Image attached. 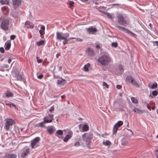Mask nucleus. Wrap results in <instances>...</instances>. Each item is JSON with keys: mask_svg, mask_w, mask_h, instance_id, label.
I'll use <instances>...</instances> for the list:
<instances>
[{"mask_svg": "<svg viewBox=\"0 0 158 158\" xmlns=\"http://www.w3.org/2000/svg\"><path fill=\"white\" fill-rule=\"evenodd\" d=\"M54 110V106H52L51 108L49 109V111L51 113L52 111Z\"/></svg>", "mask_w": 158, "mask_h": 158, "instance_id": "a18cd8bd", "label": "nucleus"}, {"mask_svg": "<svg viewBox=\"0 0 158 158\" xmlns=\"http://www.w3.org/2000/svg\"><path fill=\"white\" fill-rule=\"evenodd\" d=\"M158 94V92L156 90L153 91L152 92V94L154 96H156Z\"/></svg>", "mask_w": 158, "mask_h": 158, "instance_id": "ea45409f", "label": "nucleus"}, {"mask_svg": "<svg viewBox=\"0 0 158 158\" xmlns=\"http://www.w3.org/2000/svg\"><path fill=\"white\" fill-rule=\"evenodd\" d=\"M131 84L137 87H139V85L134 79H133V81H132Z\"/></svg>", "mask_w": 158, "mask_h": 158, "instance_id": "cd10ccee", "label": "nucleus"}, {"mask_svg": "<svg viewBox=\"0 0 158 158\" xmlns=\"http://www.w3.org/2000/svg\"><path fill=\"white\" fill-rule=\"evenodd\" d=\"M147 107L148 109L149 110H150L151 109L150 107L148 105L147 106Z\"/></svg>", "mask_w": 158, "mask_h": 158, "instance_id": "052dcab7", "label": "nucleus"}, {"mask_svg": "<svg viewBox=\"0 0 158 158\" xmlns=\"http://www.w3.org/2000/svg\"><path fill=\"white\" fill-rule=\"evenodd\" d=\"M80 145V143L79 142L77 141L74 143V146L75 147H78Z\"/></svg>", "mask_w": 158, "mask_h": 158, "instance_id": "49530a36", "label": "nucleus"}, {"mask_svg": "<svg viewBox=\"0 0 158 158\" xmlns=\"http://www.w3.org/2000/svg\"><path fill=\"white\" fill-rule=\"evenodd\" d=\"M116 27L119 30L122 31H124L125 32L133 36H134L136 35L135 34L131 32L129 30H128L123 27H122L119 26H116Z\"/></svg>", "mask_w": 158, "mask_h": 158, "instance_id": "6e6552de", "label": "nucleus"}, {"mask_svg": "<svg viewBox=\"0 0 158 158\" xmlns=\"http://www.w3.org/2000/svg\"><path fill=\"white\" fill-rule=\"evenodd\" d=\"M65 81V80L64 79H61L60 80H58L57 81V83L59 85L64 84V83Z\"/></svg>", "mask_w": 158, "mask_h": 158, "instance_id": "7c9ffc66", "label": "nucleus"}, {"mask_svg": "<svg viewBox=\"0 0 158 158\" xmlns=\"http://www.w3.org/2000/svg\"><path fill=\"white\" fill-rule=\"evenodd\" d=\"M11 59L10 58H9L8 59V63H9V64H10L11 62Z\"/></svg>", "mask_w": 158, "mask_h": 158, "instance_id": "13d9d810", "label": "nucleus"}, {"mask_svg": "<svg viewBox=\"0 0 158 158\" xmlns=\"http://www.w3.org/2000/svg\"><path fill=\"white\" fill-rule=\"evenodd\" d=\"M103 85L104 86H105L107 88V89L108 88V87H109L108 85L105 82H103Z\"/></svg>", "mask_w": 158, "mask_h": 158, "instance_id": "c03bdc74", "label": "nucleus"}, {"mask_svg": "<svg viewBox=\"0 0 158 158\" xmlns=\"http://www.w3.org/2000/svg\"><path fill=\"white\" fill-rule=\"evenodd\" d=\"M36 58L37 60V61L38 63H41L42 62V59H39L38 57H36Z\"/></svg>", "mask_w": 158, "mask_h": 158, "instance_id": "09e8293b", "label": "nucleus"}, {"mask_svg": "<svg viewBox=\"0 0 158 158\" xmlns=\"http://www.w3.org/2000/svg\"><path fill=\"white\" fill-rule=\"evenodd\" d=\"M82 137L83 140L85 142L87 147L90 148L89 144L91 142L92 135L90 133H85L82 135Z\"/></svg>", "mask_w": 158, "mask_h": 158, "instance_id": "20e7f679", "label": "nucleus"}, {"mask_svg": "<svg viewBox=\"0 0 158 158\" xmlns=\"http://www.w3.org/2000/svg\"><path fill=\"white\" fill-rule=\"evenodd\" d=\"M16 37V36L14 35H11L10 36V39L11 40H14Z\"/></svg>", "mask_w": 158, "mask_h": 158, "instance_id": "de8ad7c7", "label": "nucleus"}, {"mask_svg": "<svg viewBox=\"0 0 158 158\" xmlns=\"http://www.w3.org/2000/svg\"><path fill=\"white\" fill-rule=\"evenodd\" d=\"M155 43L156 44H157V45L158 46V41H156L155 42Z\"/></svg>", "mask_w": 158, "mask_h": 158, "instance_id": "338daca9", "label": "nucleus"}, {"mask_svg": "<svg viewBox=\"0 0 158 158\" xmlns=\"http://www.w3.org/2000/svg\"><path fill=\"white\" fill-rule=\"evenodd\" d=\"M63 135V131L62 130H57L55 133L56 136L59 138H60L59 135Z\"/></svg>", "mask_w": 158, "mask_h": 158, "instance_id": "a211bd4d", "label": "nucleus"}, {"mask_svg": "<svg viewBox=\"0 0 158 158\" xmlns=\"http://www.w3.org/2000/svg\"><path fill=\"white\" fill-rule=\"evenodd\" d=\"M96 48L97 49H99L100 48V46L99 45L97 44L96 45Z\"/></svg>", "mask_w": 158, "mask_h": 158, "instance_id": "4d7b16f0", "label": "nucleus"}, {"mask_svg": "<svg viewBox=\"0 0 158 158\" xmlns=\"http://www.w3.org/2000/svg\"><path fill=\"white\" fill-rule=\"evenodd\" d=\"M76 41L78 42H81L82 41V40L80 38H76Z\"/></svg>", "mask_w": 158, "mask_h": 158, "instance_id": "5fc2aeb1", "label": "nucleus"}, {"mask_svg": "<svg viewBox=\"0 0 158 158\" xmlns=\"http://www.w3.org/2000/svg\"><path fill=\"white\" fill-rule=\"evenodd\" d=\"M65 97V96L64 95L61 96V97L62 98H64Z\"/></svg>", "mask_w": 158, "mask_h": 158, "instance_id": "e2e57ef3", "label": "nucleus"}, {"mask_svg": "<svg viewBox=\"0 0 158 158\" xmlns=\"http://www.w3.org/2000/svg\"><path fill=\"white\" fill-rule=\"evenodd\" d=\"M74 2H73V1H70L69 2V5L71 6H73V5L74 4Z\"/></svg>", "mask_w": 158, "mask_h": 158, "instance_id": "3c124183", "label": "nucleus"}, {"mask_svg": "<svg viewBox=\"0 0 158 158\" xmlns=\"http://www.w3.org/2000/svg\"><path fill=\"white\" fill-rule=\"evenodd\" d=\"M12 2L14 8L16 9L21 4V1L20 0H13Z\"/></svg>", "mask_w": 158, "mask_h": 158, "instance_id": "ddd939ff", "label": "nucleus"}, {"mask_svg": "<svg viewBox=\"0 0 158 158\" xmlns=\"http://www.w3.org/2000/svg\"><path fill=\"white\" fill-rule=\"evenodd\" d=\"M9 23V21L8 20L4 19L1 23V28L4 30H7L8 28Z\"/></svg>", "mask_w": 158, "mask_h": 158, "instance_id": "0eeeda50", "label": "nucleus"}, {"mask_svg": "<svg viewBox=\"0 0 158 158\" xmlns=\"http://www.w3.org/2000/svg\"><path fill=\"white\" fill-rule=\"evenodd\" d=\"M69 36L68 33H63L61 32H57L56 33V39L57 40L61 41L63 40V43L64 45L67 44L68 42L71 40L75 39L76 38L70 37L68 38Z\"/></svg>", "mask_w": 158, "mask_h": 158, "instance_id": "f257e3e1", "label": "nucleus"}, {"mask_svg": "<svg viewBox=\"0 0 158 158\" xmlns=\"http://www.w3.org/2000/svg\"><path fill=\"white\" fill-rule=\"evenodd\" d=\"M133 110L134 112L139 114H140L143 113V111H142L137 108H135Z\"/></svg>", "mask_w": 158, "mask_h": 158, "instance_id": "393cba45", "label": "nucleus"}, {"mask_svg": "<svg viewBox=\"0 0 158 158\" xmlns=\"http://www.w3.org/2000/svg\"><path fill=\"white\" fill-rule=\"evenodd\" d=\"M123 124V122L122 121H118L117 123H116L114 126L113 128V133L115 134L116 133L117 131L118 128L121 126Z\"/></svg>", "mask_w": 158, "mask_h": 158, "instance_id": "9d476101", "label": "nucleus"}, {"mask_svg": "<svg viewBox=\"0 0 158 158\" xmlns=\"http://www.w3.org/2000/svg\"><path fill=\"white\" fill-rule=\"evenodd\" d=\"M155 155L157 158H158V147L157 149L155 151Z\"/></svg>", "mask_w": 158, "mask_h": 158, "instance_id": "58836bf2", "label": "nucleus"}, {"mask_svg": "<svg viewBox=\"0 0 158 158\" xmlns=\"http://www.w3.org/2000/svg\"><path fill=\"white\" fill-rule=\"evenodd\" d=\"M87 31L89 34L90 33L94 34V32H96L97 31V29L93 27L92 26L87 28Z\"/></svg>", "mask_w": 158, "mask_h": 158, "instance_id": "dca6fc26", "label": "nucleus"}, {"mask_svg": "<svg viewBox=\"0 0 158 158\" xmlns=\"http://www.w3.org/2000/svg\"><path fill=\"white\" fill-rule=\"evenodd\" d=\"M44 43V41L43 40H41L40 41L37 42V46H39L41 45H43Z\"/></svg>", "mask_w": 158, "mask_h": 158, "instance_id": "72a5a7b5", "label": "nucleus"}, {"mask_svg": "<svg viewBox=\"0 0 158 158\" xmlns=\"http://www.w3.org/2000/svg\"><path fill=\"white\" fill-rule=\"evenodd\" d=\"M15 123V121L11 119H6V122L5 123V129L8 130L9 129L10 126H12Z\"/></svg>", "mask_w": 158, "mask_h": 158, "instance_id": "423d86ee", "label": "nucleus"}, {"mask_svg": "<svg viewBox=\"0 0 158 158\" xmlns=\"http://www.w3.org/2000/svg\"><path fill=\"white\" fill-rule=\"evenodd\" d=\"M89 66L90 64L89 63H88L86 64L85 65L83 68L84 70L85 71H87L89 70L88 68L89 67Z\"/></svg>", "mask_w": 158, "mask_h": 158, "instance_id": "2f4dec72", "label": "nucleus"}, {"mask_svg": "<svg viewBox=\"0 0 158 158\" xmlns=\"http://www.w3.org/2000/svg\"><path fill=\"white\" fill-rule=\"evenodd\" d=\"M62 69V66H60L59 67V70H58L59 71H61V70Z\"/></svg>", "mask_w": 158, "mask_h": 158, "instance_id": "bf43d9fd", "label": "nucleus"}, {"mask_svg": "<svg viewBox=\"0 0 158 158\" xmlns=\"http://www.w3.org/2000/svg\"><path fill=\"white\" fill-rule=\"evenodd\" d=\"M133 79H134L131 77L128 76L127 77L126 79V81L131 83L132 81H133Z\"/></svg>", "mask_w": 158, "mask_h": 158, "instance_id": "6ab92c4d", "label": "nucleus"}, {"mask_svg": "<svg viewBox=\"0 0 158 158\" xmlns=\"http://www.w3.org/2000/svg\"><path fill=\"white\" fill-rule=\"evenodd\" d=\"M59 54H57L56 55V57L57 58H58V57L59 56Z\"/></svg>", "mask_w": 158, "mask_h": 158, "instance_id": "69168bd1", "label": "nucleus"}, {"mask_svg": "<svg viewBox=\"0 0 158 158\" xmlns=\"http://www.w3.org/2000/svg\"><path fill=\"white\" fill-rule=\"evenodd\" d=\"M131 99L133 103H137V100L135 98L132 97L131 98Z\"/></svg>", "mask_w": 158, "mask_h": 158, "instance_id": "c9c22d12", "label": "nucleus"}, {"mask_svg": "<svg viewBox=\"0 0 158 158\" xmlns=\"http://www.w3.org/2000/svg\"><path fill=\"white\" fill-rule=\"evenodd\" d=\"M45 29V27L44 26H42L41 27V29L42 30H43V31H44Z\"/></svg>", "mask_w": 158, "mask_h": 158, "instance_id": "6e6d98bb", "label": "nucleus"}, {"mask_svg": "<svg viewBox=\"0 0 158 158\" xmlns=\"http://www.w3.org/2000/svg\"><path fill=\"white\" fill-rule=\"evenodd\" d=\"M118 44L117 42H113L111 43V45L113 47L116 48L117 47Z\"/></svg>", "mask_w": 158, "mask_h": 158, "instance_id": "4c0bfd02", "label": "nucleus"}, {"mask_svg": "<svg viewBox=\"0 0 158 158\" xmlns=\"http://www.w3.org/2000/svg\"><path fill=\"white\" fill-rule=\"evenodd\" d=\"M73 133L71 130H69L68 131V134L63 139L64 142H66L73 136Z\"/></svg>", "mask_w": 158, "mask_h": 158, "instance_id": "9b49d317", "label": "nucleus"}, {"mask_svg": "<svg viewBox=\"0 0 158 158\" xmlns=\"http://www.w3.org/2000/svg\"><path fill=\"white\" fill-rule=\"evenodd\" d=\"M87 52L89 55L90 56H93L94 54V51L91 49L88 48L87 49Z\"/></svg>", "mask_w": 158, "mask_h": 158, "instance_id": "5701e85b", "label": "nucleus"}, {"mask_svg": "<svg viewBox=\"0 0 158 158\" xmlns=\"http://www.w3.org/2000/svg\"><path fill=\"white\" fill-rule=\"evenodd\" d=\"M17 156L15 154H11L8 155L7 158H16Z\"/></svg>", "mask_w": 158, "mask_h": 158, "instance_id": "473e14b6", "label": "nucleus"}, {"mask_svg": "<svg viewBox=\"0 0 158 158\" xmlns=\"http://www.w3.org/2000/svg\"><path fill=\"white\" fill-rule=\"evenodd\" d=\"M88 0H81V1L83 2H85L87 1Z\"/></svg>", "mask_w": 158, "mask_h": 158, "instance_id": "0e129e2a", "label": "nucleus"}, {"mask_svg": "<svg viewBox=\"0 0 158 158\" xmlns=\"http://www.w3.org/2000/svg\"><path fill=\"white\" fill-rule=\"evenodd\" d=\"M128 142V140L126 138H123L122 140V144L123 145H126Z\"/></svg>", "mask_w": 158, "mask_h": 158, "instance_id": "4be33fe9", "label": "nucleus"}, {"mask_svg": "<svg viewBox=\"0 0 158 158\" xmlns=\"http://www.w3.org/2000/svg\"><path fill=\"white\" fill-rule=\"evenodd\" d=\"M157 86V85L156 83H153L150 87V88L152 89H154L155 88H156Z\"/></svg>", "mask_w": 158, "mask_h": 158, "instance_id": "e433bc0d", "label": "nucleus"}, {"mask_svg": "<svg viewBox=\"0 0 158 158\" xmlns=\"http://www.w3.org/2000/svg\"><path fill=\"white\" fill-rule=\"evenodd\" d=\"M6 95L7 97H13V94L12 92L9 91H7L6 94Z\"/></svg>", "mask_w": 158, "mask_h": 158, "instance_id": "c85d7f7f", "label": "nucleus"}, {"mask_svg": "<svg viewBox=\"0 0 158 158\" xmlns=\"http://www.w3.org/2000/svg\"><path fill=\"white\" fill-rule=\"evenodd\" d=\"M43 77V75L42 74H40V75L37 76V78L40 79H42Z\"/></svg>", "mask_w": 158, "mask_h": 158, "instance_id": "8fccbe9b", "label": "nucleus"}, {"mask_svg": "<svg viewBox=\"0 0 158 158\" xmlns=\"http://www.w3.org/2000/svg\"><path fill=\"white\" fill-rule=\"evenodd\" d=\"M30 152L29 148H26L23 151L21 154V157H24L27 156Z\"/></svg>", "mask_w": 158, "mask_h": 158, "instance_id": "f3484780", "label": "nucleus"}, {"mask_svg": "<svg viewBox=\"0 0 158 158\" xmlns=\"http://www.w3.org/2000/svg\"><path fill=\"white\" fill-rule=\"evenodd\" d=\"M47 129L48 132L50 135L52 134L55 132L56 130L55 127L52 126H48L47 127Z\"/></svg>", "mask_w": 158, "mask_h": 158, "instance_id": "f8f14e48", "label": "nucleus"}, {"mask_svg": "<svg viewBox=\"0 0 158 158\" xmlns=\"http://www.w3.org/2000/svg\"><path fill=\"white\" fill-rule=\"evenodd\" d=\"M40 139V138L39 137H36L31 141V145L32 148H34L35 145L38 143Z\"/></svg>", "mask_w": 158, "mask_h": 158, "instance_id": "4468645a", "label": "nucleus"}, {"mask_svg": "<svg viewBox=\"0 0 158 158\" xmlns=\"http://www.w3.org/2000/svg\"><path fill=\"white\" fill-rule=\"evenodd\" d=\"M16 79L18 81H21L22 79V76L21 74H16L15 76Z\"/></svg>", "mask_w": 158, "mask_h": 158, "instance_id": "b1692460", "label": "nucleus"}, {"mask_svg": "<svg viewBox=\"0 0 158 158\" xmlns=\"http://www.w3.org/2000/svg\"><path fill=\"white\" fill-rule=\"evenodd\" d=\"M9 68V66L7 64H4L3 66L0 68V70L2 71H4L5 70L4 68L7 69Z\"/></svg>", "mask_w": 158, "mask_h": 158, "instance_id": "bb28decb", "label": "nucleus"}, {"mask_svg": "<svg viewBox=\"0 0 158 158\" xmlns=\"http://www.w3.org/2000/svg\"><path fill=\"white\" fill-rule=\"evenodd\" d=\"M0 51H1V52L2 53H3L5 51H4V49L3 48L1 47L0 48Z\"/></svg>", "mask_w": 158, "mask_h": 158, "instance_id": "603ef678", "label": "nucleus"}, {"mask_svg": "<svg viewBox=\"0 0 158 158\" xmlns=\"http://www.w3.org/2000/svg\"><path fill=\"white\" fill-rule=\"evenodd\" d=\"M122 87V86L120 85H116V88L118 89H120Z\"/></svg>", "mask_w": 158, "mask_h": 158, "instance_id": "864d4df0", "label": "nucleus"}, {"mask_svg": "<svg viewBox=\"0 0 158 158\" xmlns=\"http://www.w3.org/2000/svg\"><path fill=\"white\" fill-rule=\"evenodd\" d=\"M12 106H15L13 104H11L10 105V107H11Z\"/></svg>", "mask_w": 158, "mask_h": 158, "instance_id": "680f3d73", "label": "nucleus"}, {"mask_svg": "<svg viewBox=\"0 0 158 158\" xmlns=\"http://www.w3.org/2000/svg\"><path fill=\"white\" fill-rule=\"evenodd\" d=\"M117 18L119 24L125 27L129 24L128 19L126 16L119 14L118 15Z\"/></svg>", "mask_w": 158, "mask_h": 158, "instance_id": "7ed1b4c3", "label": "nucleus"}, {"mask_svg": "<svg viewBox=\"0 0 158 158\" xmlns=\"http://www.w3.org/2000/svg\"><path fill=\"white\" fill-rule=\"evenodd\" d=\"M154 108H155V107H152V110H154Z\"/></svg>", "mask_w": 158, "mask_h": 158, "instance_id": "774afa93", "label": "nucleus"}, {"mask_svg": "<svg viewBox=\"0 0 158 158\" xmlns=\"http://www.w3.org/2000/svg\"><path fill=\"white\" fill-rule=\"evenodd\" d=\"M1 9L5 14H6V13H8L9 12V10H8V7L6 6H4L2 7Z\"/></svg>", "mask_w": 158, "mask_h": 158, "instance_id": "412c9836", "label": "nucleus"}, {"mask_svg": "<svg viewBox=\"0 0 158 158\" xmlns=\"http://www.w3.org/2000/svg\"><path fill=\"white\" fill-rule=\"evenodd\" d=\"M104 14H105V15H106L108 18H111V16L110 14L107 12H104Z\"/></svg>", "mask_w": 158, "mask_h": 158, "instance_id": "a19ab883", "label": "nucleus"}, {"mask_svg": "<svg viewBox=\"0 0 158 158\" xmlns=\"http://www.w3.org/2000/svg\"><path fill=\"white\" fill-rule=\"evenodd\" d=\"M89 130V126L86 124H84L82 127L83 131H86Z\"/></svg>", "mask_w": 158, "mask_h": 158, "instance_id": "a878e982", "label": "nucleus"}, {"mask_svg": "<svg viewBox=\"0 0 158 158\" xmlns=\"http://www.w3.org/2000/svg\"><path fill=\"white\" fill-rule=\"evenodd\" d=\"M50 115H52V119H53V114H48L47 115V116H46L45 117H47V119H50V118H49V116Z\"/></svg>", "mask_w": 158, "mask_h": 158, "instance_id": "79ce46f5", "label": "nucleus"}, {"mask_svg": "<svg viewBox=\"0 0 158 158\" xmlns=\"http://www.w3.org/2000/svg\"><path fill=\"white\" fill-rule=\"evenodd\" d=\"M98 61L102 65L106 66L112 61L111 58L107 55H103L99 57Z\"/></svg>", "mask_w": 158, "mask_h": 158, "instance_id": "f03ea898", "label": "nucleus"}, {"mask_svg": "<svg viewBox=\"0 0 158 158\" xmlns=\"http://www.w3.org/2000/svg\"><path fill=\"white\" fill-rule=\"evenodd\" d=\"M49 118H50V119H48L47 117H44V121L39 123L38 126L39 127H44L43 124L48 123H50L52 122V115H50Z\"/></svg>", "mask_w": 158, "mask_h": 158, "instance_id": "39448f33", "label": "nucleus"}, {"mask_svg": "<svg viewBox=\"0 0 158 158\" xmlns=\"http://www.w3.org/2000/svg\"><path fill=\"white\" fill-rule=\"evenodd\" d=\"M25 27L27 28L32 29L34 27V24L29 21H26L25 23Z\"/></svg>", "mask_w": 158, "mask_h": 158, "instance_id": "2eb2a0df", "label": "nucleus"}, {"mask_svg": "<svg viewBox=\"0 0 158 158\" xmlns=\"http://www.w3.org/2000/svg\"><path fill=\"white\" fill-rule=\"evenodd\" d=\"M39 32L40 35V36H41L42 35H43L44 33V31H43V30H40Z\"/></svg>", "mask_w": 158, "mask_h": 158, "instance_id": "37998d69", "label": "nucleus"}, {"mask_svg": "<svg viewBox=\"0 0 158 158\" xmlns=\"http://www.w3.org/2000/svg\"><path fill=\"white\" fill-rule=\"evenodd\" d=\"M11 46V44L9 43H6L5 45V48L6 50H8L10 48Z\"/></svg>", "mask_w": 158, "mask_h": 158, "instance_id": "aec40b11", "label": "nucleus"}, {"mask_svg": "<svg viewBox=\"0 0 158 158\" xmlns=\"http://www.w3.org/2000/svg\"><path fill=\"white\" fill-rule=\"evenodd\" d=\"M116 27L119 30L122 31H124L125 32L133 36H134L136 35L135 34L131 32L129 30H128L123 27H122L119 26H116Z\"/></svg>", "mask_w": 158, "mask_h": 158, "instance_id": "1a4fd4ad", "label": "nucleus"}, {"mask_svg": "<svg viewBox=\"0 0 158 158\" xmlns=\"http://www.w3.org/2000/svg\"><path fill=\"white\" fill-rule=\"evenodd\" d=\"M103 144L106 146L110 145L111 144L110 142L108 140L106 141H103Z\"/></svg>", "mask_w": 158, "mask_h": 158, "instance_id": "f704fd0d", "label": "nucleus"}, {"mask_svg": "<svg viewBox=\"0 0 158 158\" xmlns=\"http://www.w3.org/2000/svg\"><path fill=\"white\" fill-rule=\"evenodd\" d=\"M0 2L2 4H6V5H9V1L8 0H1L0 1Z\"/></svg>", "mask_w": 158, "mask_h": 158, "instance_id": "c756f323", "label": "nucleus"}]
</instances>
